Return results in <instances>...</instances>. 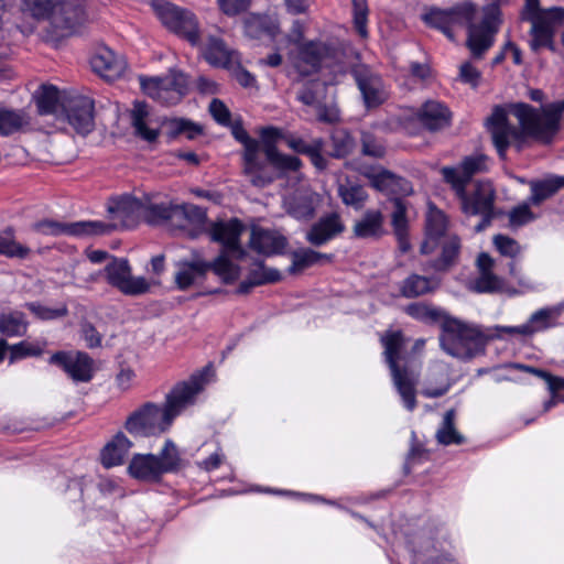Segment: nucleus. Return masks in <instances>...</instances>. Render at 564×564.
<instances>
[{
    "label": "nucleus",
    "instance_id": "dca6fc26",
    "mask_svg": "<svg viewBox=\"0 0 564 564\" xmlns=\"http://www.w3.org/2000/svg\"><path fill=\"white\" fill-rule=\"evenodd\" d=\"M460 200L462 210L469 216H481V223L477 226L481 230L488 226L494 218V206L496 192L490 182H477L474 191L468 194L464 188V195L455 194Z\"/></svg>",
    "mask_w": 564,
    "mask_h": 564
},
{
    "label": "nucleus",
    "instance_id": "e2e57ef3",
    "mask_svg": "<svg viewBox=\"0 0 564 564\" xmlns=\"http://www.w3.org/2000/svg\"><path fill=\"white\" fill-rule=\"evenodd\" d=\"M208 110L218 124L223 127H229L231 124V112L223 100L214 98L209 104Z\"/></svg>",
    "mask_w": 564,
    "mask_h": 564
},
{
    "label": "nucleus",
    "instance_id": "8fccbe9b",
    "mask_svg": "<svg viewBox=\"0 0 564 564\" xmlns=\"http://www.w3.org/2000/svg\"><path fill=\"white\" fill-rule=\"evenodd\" d=\"M510 367L522 370L524 372L534 375L535 377L544 380L547 384V389L553 398L556 393L564 390V378L552 375L551 372L535 368L523 364H512Z\"/></svg>",
    "mask_w": 564,
    "mask_h": 564
},
{
    "label": "nucleus",
    "instance_id": "58836bf2",
    "mask_svg": "<svg viewBox=\"0 0 564 564\" xmlns=\"http://www.w3.org/2000/svg\"><path fill=\"white\" fill-rule=\"evenodd\" d=\"M29 323L22 312L14 311L0 313V334L6 337L24 336L28 332Z\"/></svg>",
    "mask_w": 564,
    "mask_h": 564
},
{
    "label": "nucleus",
    "instance_id": "4be33fe9",
    "mask_svg": "<svg viewBox=\"0 0 564 564\" xmlns=\"http://www.w3.org/2000/svg\"><path fill=\"white\" fill-rule=\"evenodd\" d=\"M358 171L368 178L369 184L373 188L380 192L393 195H409L412 192L409 181L387 170L369 166L365 169L359 167Z\"/></svg>",
    "mask_w": 564,
    "mask_h": 564
},
{
    "label": "nucleus",
    "instance_id": "f257e3e1",
    "mask_svg": "<svg viewBox=\"0 0 564 564\" xmlns=\"http://www.w3.org/2000/svg\"><path fill=\"white\" fill-rule=\"evenodd\" d=\"M510 112L518 119L520 130L509 124L507 112L502 107H495L487 119L488 130L500 158H505L511 142H516L520 150L524 137L551 139L560 129V121L564 113V99L546 105L542 112L529 104L518 102L510 106Z\"/></svg>",
    "mask_w": 564,
    "mask_h": 564
},
{
    "label": "nucleus",
    "instance_id": "c9c22d12",
    "mask_svg": "<svg viewBox=\"0 0 564 564\" xmlns=\"http://www.w3.org/2000/svg\"><path fill=\"white\" fill-rule=\"evenodd\" d=\"M441 257L431 262V268L435 271H447L457 261L460 250V240L457 236H448L441 240Z\"/></svg>",
    "mask_w": 564,
    "mask_h": 564
},
{
    "label": "nucleus",
    "instance_id": "c85d7f7f",
    "mask_svg": "<svg viewBox=\"0 0 564 564\" xmlns=\"http://www.w3.org/2000/svg\"><path fill=\"white\" fill-rule=\"evenodd\" d=\"M419 120L430 131H437L449 124V111L438 101H426L419 111Z\"/></svg>",
    "mask_w": 564,
    "mask_h": 564
},
{
    "label": "nucleus",
    "instance_id": "bb28decb",
    "mask_svg": "<svg viewBox=\"0 0 564 564\" xmlns=\"http://www.w3.org/2000/svg\"><path fill=\"white\" fill-rule=\"evenodd\" d=\"M344 230L345 225L340 216L333 212L322 216L312 225L306 234V240L315 247H321L337 237Z\"/></svg>",
    "mask_w": 564,
    "mask_h": 564
},
{
    "label": "nucleus",
    "instance_id": "49530a36",
    "mask_svg": "<svg viewBox=\"0 0 564 564\" xmlns=\"http://www.w3.org/2000/svg\"><path fill=\"white\" fill-rule=\"evenodd\" d=\"M31 249L14 240V229L7 227L0 236V256L10 259H26Z\"/></svg>",
    "mask_w": 564,
    "mask_h": 564
},
{
    "label": "nucleus",
    "instance_id": "603ef678",
    "mask_svg": "<svg viewBox=\"0 0 564 564\" xmlns=\"http://www.w3.org/2000/svg\"><path fill=\"white\" fill-rule=\"evenodd\" d=\"M253 265L256 268L250 269L248 275L256 286L273 284L281 281V272L278 269L268 268L263 260H256Z\"/></svg>",
    "mask_w": 564,
    "mask_h": 564
},
{
    "label": "nucleus",
    "instance_id": "09e8293b",
    "mask_svg": "<svg viewBox=\"0 0 564 564\" xmlns=\"http://www.w3.org/2000/svg\"><path fill=\"white\" fill-rule=\"evenodd\" d=\"M9 357L8 361L9 365L15 364L19 360L31 358V357H40L44 352V346L43 344H40L37 341H28V340H21L17 344L10 345L9 344Z\"/></svg>",
    "mask_w": 564,
    "mask_h": 564
},
{
    "label": "nucleus",
    "instance_id": "ddd939ff",
    "mask_svg": "<svg viewBox=\"0 0 564 564\" xmlns=\"http://www.w3.org/2000/svg\"><path fill=\"white\" fill-rule=\"evenodd\" d=\"M33 229L40 234L55 237L65 235L76 238H87L109 235L117 229V225L101 220L62 223L52 219H43L33 224Z\"/></svg>",
    "mask_w": 564,
    "mask_h": 564
},
{
    "label": "nucleus",
    "instance_id": "f3484780",
    "mask_svg": "<svg viewBox=\"0 0 564 564\" xmlns=\"http://www.w3.org/2000/svg\"><path fill=\"white\" fill-rule=\"evenodd\" d=\"M489 158L482 153L465 156L457 166H443L441 174L455 194L464 195L471 178L489 170Z\"/></svg>",
    "mask_w": 564,
    "mask_h": 564
},
{
    "label": "nucleus",
    "instance_id": "ea45409f",
    "mask_svg": "<svg viewBox=\"0 0 564 564\" xmlns=\"http://www.w3.org/2000/svg\"><path fill=\"white\" fill-rule=\"evenodd\" d=\"M291 256L292 263L288 269L290 274L302 272L322 260H330L332 258L330 254L322 253L311 248L294 250Z\"/></svg>",
    "mask_w": 564,
    "mask_h": 564
},
{
    "label": "nucleus",
    "instance_id": "2eb2a0df",
    "mask_svg": "<svg viewBox=\"0 0 564 564\" xmlns=\"http://www.w3.org/2000/svg\"><path fill=\"white\" fill-rule=\"evenodd\" d=\"M207 369L206 367L202 371L193 373L187 380L173 386L163 404L166 411V421L172 420L174 422L185 408L195 402L196 395L204 389Z\"/></svg>",
    "mask_w": 564,
    "mask_h": 564
},
{
    "label": "nucleus",
    "instance_id": "a18cd8bd",
    "mask_svg": "<svg viewBox=\"0 0 564 564\" xmlns=\"http://www.w3.org/2000/svg\"><path fill=\"white\" fill-rule=\"evenodd\" d=\"M131 271V265L127 258L111 257V260L104 268L108 284L117 290L126 282Z\"/></svg>",
    "mask_w": 564,
    "mask_h": 564
},
{
    "label": "nucleus",
    "instance_id": "5701e85b",
    "mask_svg": "<svg viewBox=\"0 0 564 564\" xmlns=\"http://www.w3.org/2000/svg\"><path fill=\"white\" fill-rule=\"evenodd\" d=\"M289 245L288 238L278 230L253 227L249 247L264 257L283 254Z\"/></svg>",
    "mask_w": 564,
    "mask_h": 564
},
{
    "label": "nucleus",
    "instance_id": "69168bd1",
    "mask_svg": "<svg viewBox=\"0 0 564 564\" xmlns=\"http://www.w3.org/2000/svg\"><path fill=\"white\" fill-rule=\"evenodd\" d=\"M530 203H524L513 207L509 213V221L511 226H523L534 219V215L530 209Z\"/></svg>",
    "mask_w": 564,
    "mask_h": 564
},
{
    "label": "nucleus",
    "instance_id": "0e129e2a",
    "mask_svg": "<svg viewBox=\"0 0 564 564\" xmlns=\"http://www.w3.org/2000/svg\"><path fill=\"white\" fill-rule=\"evenodd\" d=\"M93 69L102 77L111 78L119 72L115 70V65L110 56L95 55L91 61Z\"/></svg>",
    "mask_w": 564,
    "mask_h": 564
},
{
    "label": "nucleus",
    "instance_id": "20e7f679",
    "mask_svg": "<svg viewBox=\"0 0 564 564\" xmlns=\"http://www.w3.org/2000/svg\"><path fill=\"white\" fill-rule=\"evenodd\" d=\"M485 337L479 327L455 317L441 324L440 344L449 356L468 361L485 350Z\"/></svg>",
    "mask_w": 564,
    "mask_h": 564
},
{
    "label": "nucleus",
    "instance_id": "774afa93",
    "mask_svg": "<svg viewBox=\"0 0 564 564\" xmlns=\"http://www.w3.org/2000/svg\"><path fill=\"white\" fill-rule=\"evenodd\" d=\"M231 74L236 82L243 88H251L257 85L256 76L245 68L240 63L231 64Z\"/></svg>",
    "mask_w": 564,
    "mask_h": 564
},
{
    "label": "nucleus",
    "instance_id": "6ab92c4d",
    "mask_svg": "<svg viewBox=\"0 0 564 564\" xmlns=\"http://www.w3.org/2000/svg\"><path fill=\"white\" fill-rule=\"evenodd\" d=\"M62 110L68 123L80 134H88L94 129V99L77 95H63Z\"/></svg>",
    "mask_w": 564,
    "mask_h": 564
},
{
    "label": "nucleus",
    "instance_id": "4c0bfd02",
    "mask_svg": "<svg viewBox=\"0 0 564 564\" xmlns=\"http://www.w3.org/2000/svg\"><path fill=\"white\" fill-rule=\"evenodd\" d=\"M34 97L41 116L54 115L62 107L63 96L54 85H41Z\"/></svg>",
    "mask_w": 564,
    "mask_h": 564
},
{
    "label": "nucleus",
    "instance_id": "a19ab883",
    "mask_svg": "<svg viewBox=\"0 0 564 564\" xmlns=\"http://www.w3.org/2000/svg\"><path fill=\"white\" fill-rule=\"evenodd\" d=\"M405 313L412 318L426 323L434 324L451 317L443 310L426 303H411L404 308Z\"/></svg>",
    "mask_w": 564,
    "mask_h": 564
},
{
    "label": "nucleus",
    "instance_id": "052dcab7",
    "mask_svg": "<svg viewBox=\"0 0 564 564\" xmlns=\"http://www.w3.org/2000/svg\"><path fill=\"white\" fill-rule=\"evenodd\" d=\"M119 291L124 295L138 296L148 293L150 291V284L145 278L132 276L130 273Z\"/></svg>",
    "mask_w": 564,
    "mask_h": 564
},
{
    "label": "nucleus",
    "instance_id": "bf43d9fd",
    "mask_svg": "<svg viewBox=\"0 0 564 564\" xmlns=\"http://www.w3.org/2000/svg\"><path fill=\"white\" fill-rule=\"evenodd\" d=\"M393 212L391 215V225L395 236L408 231L406 205L401 198L392 200Z\"/></svg>",
    "mask_w": 564,
    "mask_h": 564
},
{
    "label": "nucleus",
    "instance_id": "c03bdc74",
    "mask_svg": "<svg viewBox=\"0 0 564 564\" xmlns=\"http://www.w3.org/2000/svg\"><path fill=\"white\" fill-rule=\"evenodd\" d=\"M436 285L437 283L432 278L411 274L402 282L400 292L404 297L413 299L432 292Z\"/></svg>",
    "mask_w": 564,
    "mask_h": 564
},
{
    "label": "nucleus",
    "instance_id": "b1692460",
    "mask_svg": "<svg viewBox=\"0 0 564 564\" xmlns=\"http://www.w3.org/2000/svg\"><path fill=\"white\" fill-rule=\"evenodd\" d=\"M448 227L447 216L432 203L429 204V210L425 218V239L421 245V252L430 254L446 238Z\"/></svg>",
    "mask_w": 564,
    "mask_h": 564
},
{
    "label": "nucleus",
    "instance_id": "864d4df0",
    "mask_svg": "<svg viewBox=\"0 0 564 564\" xmlns=\"http://www.w3.org/2000/svg\"><path fill=\"white\" fill-rule=\"evenodd\" d=\"M139 202L132 196H122L112 199V203L108 206L107 212L122 219V227L128 228V224L124 218H129L133 210L138 207Z\"/></svg>",
    "mask_w": 564,
    "mask_h": 564
},
{
    "label": "nucleus",
    "instance_id": "6e6d98bb",
    "mask_svg": "<svg viewBox=\"0 0 564 564\" xmlns=\"http://www.w3.org/2000/svg\"><path fill=\"white\" fill-rule=\"evenodd\" d=\"M470 290L476 293H495L502 290V280L494 272L481 273L471 282Z\"/></svg>",
    "mask_w": 564,
    "mask_h": 564
},
{
    "label": "nucleus",
    "instance_id": "393cba45",
    "mask_svg": "<svg viewBox=\"0 0 564 564\" xmlns=\"http://www.w3.org/2000/svg\"><path fill=\"white\" fill-rule=\"evenodd\" d=\"M177 271L174 281L177 290H188L197 279L206 278L207 261L197 250H193L189 259H180L175 263Z\"/></svg>",
    "mask_w": 564,
    "mask_h": 564
},
{
    "label": "nucleus",
    "instance_id": "9b49d317",
    "mask_svg": "<svg viewBox=\"0 0 564 564\" xmlns=\"http://www.w3.org/2000/svg\"><path fill=\"white\" fill-rule=\"evenodd\" d=\"M477 8L470 2L459 3L449 9L432 8L423 20L431 28L440 30L448 40L455 41V31L474 22Z\"/></svg>",
    "mask_w": 564,
    "mask_h": 564
},
{
    "label": "nucleus",
    "instance_id": "473e14b6",
    "mask_svg": "<svg viewBox=\"0 0 564 564\" xmlns=\"http://www.w3.org/2000/svg\"><path fill=\"white\" fill-rule=\"evenodd\" d=\"M29 124L30 117L24 110L0 106V137L19 133Z\"/></svg>",
    "mask_w": 564,
    "mask_h": 564
},
{
    "label": "nucleus",
    "instance_id": "5fc2aeb1",
    "mask_svg": "<svg viewBox=\"0 0 564 564\" xmlns=\"http://www.w3.org/2000/svg\"><path fill=\"white\" fill-rule=\"evenodd\" d=\"M286 133H283V131L274 126H268L261 129L260 137L261 141V152L264 154V158L269 156L270 154L278 151V142L280 140L284 141V137Z\"/></svg>",
    "mask_w": 564,
    "mask_h": 564
},
{
    "label": "nucleus",
    "instance_id": "680f3d73",
    "mask_svg": "<svg viewBox=\"0 0 564 564\" xmlns=\"http://www.w3.org/2000/svg\"><path fill=\"white\" fill-rule=\"evenodd\" d=\"M494 245L499 253L503 257L516 258L521 253L519 242L505 235H496L494 237Z\"/></svg>",
    "mask_w": 564,
    "mask_h": 564
},
{
    "label": "nucleus",
    "instance_id": "423d86ee",
    "mask_svg": "<svg viewBox=\"0 0 564 564\" xmlns=\"http://www.w3.org/2000/svg\"><path fill=\"white\" fill-rule=\"evenodd\" d=\"M234 139L243 145L241 153L242 173L256 187H267L275 181V176L269 171L265 161L261 158L259 140L250 137L241 121L231 122L229 126Z\"/></svg>",
    "mask_w": 564,
    "mask_h": 564
},
{
    "label": "nucleus",
    "instance_id": "39448f33",
    "mask_svg": "<svg viewBox=\"0 0 564 564\" xmlns=\"http://www.w3.org/2000/svg\"><path fill=\"white\" fill-rule=\"evenodd\" d=\"M139 79L143 94L163 106L180 104L189 91L188 76L177 67H170L161 76H140Z\"/></svg>",
    "mask_w": 564,
    "mask_h": 564
},
{
    "label": "nucleus",
    "instance_id": "a211bd4d",
    "mask_svg": "<svg viewBox=\"0 0 564 564\" xmlns=\"http://www.w3.org/2000/svg\"><path fill=\"white\" fill-rule=\"evenodd\" d=\"M355 80L367 111L378 109L390 97V91L382 77L366 66L355 65Z\"/></svg>",
    "mask_w": 564,
    "mask_h": 564
},
{
    "label": "nucleus",
    "instance_id": "37998d69",
    "mask_svg": "<svg viewBox=\"0 0 564 564\" xmlns=\"http://www.w3.org/2000/svg\"><path fill=\"white\" fill-rule=\"evenodd\" d=\"M564 312V304H557L554 306H547L535 311L531 316L530 321L533 324L536 333L553 328L560 325L558 318Z\"/></svg>",
    "mask_w": 564,
    "mask_h": 564
},
{
    "label": "nucleus",
    "instance_id": "f03ea898",
    "mask_svg": "<svg viewBox=\"0 0 564 564\" xmlns=\"http://www.w3.org/2000/svg\"><path fill=\"white\" fill-rule=\"evenodd\" d=\"M381 344L384 348L383 357L389 367L392 382L401 397L403 406L412 412L417 405L415 389L417 375L409 369L406 365H401L405 344L404 336L400 330H389L381 336Z\"/></svg>",
    "mask_w": 564,
    "mask_h": 564
},
{
    "label": "nucleus",
    "instance_id": "13d9d810",
    "mask_svg": "<svg viewBox=\"0 0 564 564\" xmlns=\"http://www.w3.org/2000/svg\"><path fill=\"white\" fill-rule=\"evenodd\" d=\"M368 15L366 0H355V34L364 41L369 37Z\"/></svg>",
    "mask_w": 564,
    "mask_h": 564
},
{
    "label": "nucleus",
    "instance_id": "c756f323",
    "mask_svg": "<svg viewBox=\"0 0 564 564\" xmlns=\"http://www.w3.org/2000/svg\"><path fill=\"white\" fill-rule=\"evenodd\" d=\"M202 53L209 65L226 69L231 68L234 52L226 46L223 39L209 36L202 48Z\"/></svg>",
    "mask_w": 564,
    "mask_h": 564
},
{
    "label": "nucleus",
    "instance_id": "1a4fd4ad",
    "mask_svg": "<svg viewBox=\"0 0 564 564\" xmlns=\"http://www.w3.org/2000/svg\"><path fill=\"white\" fill-rule=\"evenodd\" d=\"M86 20L83 0H59L44 31V40L57 46L63 40L78 34Z\"/></svg>",
    "mask_w": 564,
    "mask_h": 564
},
{
    "label": "nucleus",
    "instance_id": "f704fd0d",
    "mask_svg": "<svg viewBox=\"0 0 564 564\" xmlns=\"http://www.w3.org/2000/svg\"><path fill=\"white\" fill-rule=\"evenodd\" d=\"M231 252L220 251L213 260L207 261L206 274L213 271L225 284H231L239 278L240 268L230 260Z\"/></svg>",
    "mask_w": 564,
    "mask_h": 564
},
{
    "label": "nucleus",
    "instance_id": "72a5a7b5",
    "mask_svg": "<svg viewBox=\"0 0 564 564\" xmlns=\"http://www.w3.org/2000/svg\"><path fill=\"white\" fill-rule=\"evenodd\" d=\"M564 187V178L562 176H550L544 180L532 181L530 183L531 195L529 203L534 206L541 205L544 200L555 195Z\"/></svg>",
    "mask_w": 564,
    "mask_h": 564
},
{
    "label": "nucleus",
    "instance_id": "338daca9",
    "mask_svg": "<svg viewBox=\"0 0 564 564\" xmlns=\"http://www.w3.org/2000/svg\"><path fill=\"white\" fill-rule=\"evenodd\" d=\"M325 141L323 138H315L312 140V150L306 156H308L311 163L318 170L323 171L327 167V161L323 156Z\"/></svg>",
    "mask_w": 564,
    "mask_h": 564
},
{
    "label": "nucleus",
    "instance_id": "e433bc0d",
    "mask_svg": "<svg viewBox=\"0 0 564 564\" xmlns=\"http://www.w3.org/2000/svg\"><path fill=\"white\" fill-rule=\"evenodd\" d=\"M263 161L275 180L285 176L289 172H297L303 164L297 156L284 154L279 150L264 158Z\"/></svg>",
    "mask_w": 564,
    "mask_h": 564
},
{
    "label": "nucleus",
    "instance_id": "2f4dec72",
    "mask_svg": "<svg viewBox=\"0 0 564 564\" xmlns=\"http://www.w3.org/2000/svg\"><path fill=\"white\" fill-rule=\"evenodd\" d=\"M163 475L177 474L187 465L173 440L166 438L160 452L154 454Z\"/></svg>",
    "mask_w": 564,
    "mask_h": 564
},
{
    "label": "nucleus",
    "instance_id": "3c124183",
    "mask_svg": "<svg viewBox=\"0 0 564 564\" xmlns=\"http://www.w3.org/2000/svg\"><path fill=\"white\" fill-rule=\"evenodd\" d=\"M59 0H24L23 10L37 21L51 23L53 12Z\"/></svg>",
    "mask_w": 564,
    "mask_h": 564
},
{
    "label": "nucleus",
    "instance_id": "4468645a",
    "mask_svg": "<svg viewBox=\"0 0 564 564\" xmlns=\"http://www.w3.org/2000/svg\"><path fill=\"white\" fill-rule=\"evenodd\" d=\"M205 213L197 206L178 205L172 203L150 204L145 209V220L152 226L166 225L184 229L193 219L202 220Z\"/></svg>",
    "mask_w": 564,
    "mask_h": 564
},
{
    "label": "nucleus",
    "instance_id": "a878e982",
    "mask_svg": "<svg viewBox=\"0 0 564 564\" xmlns=\"http://www.w3.org/2000/svg\"><path fill=\"white\" fill-rule=\"evenodd\" d=\"M128 474L135 480L149 484H159L164 476L153 453L134 454L128 465Z\"/></svg>",
    "mask_w": 564,
    "mask_h": 564
},
{
    "label": "nucleus",
    "instance_id": "412c9836",
    "mask_svg": "<svg viewBox=\"0 0 564 564\" xmlns=\"http://www.w3.org/2000/svg\"><path fill=\"white\" fill-rule=\"evenodd\" d=\"M48 364L59 367L75 382H89L94 378V359L85 351L58 350L50 357Z\"/></svg>",
    "mask_w": 564,
    "mask_h": 564
},
{
    "label": "nucleus",
    "instance_id": "79ce46f5",
    "mask_svg": "<svg viewBox=\"0 0 564 564\" xmlns=\"http://www.w3.org/2000/svg\"><path fill=\"white\" fill-rule=\"evenodd\" d=\"M456 412L454 409H449L443 416L442 424L436 432V440L440 444L448 445H460L465 442V437L455 427Z\"/></svg>",
    "mask_w": 564,
    "mask_h": 564
},
{
    "label": "nucleus",
    "instance_id": "de8ad7c7",
    "mask_svg": "<svg viewBox=\"0 0 564 564\" xmlns=\"http://www.w3.org/2000/svg\"><path fill=\"white\" fill-rule=\"evenodd\" d=\"M327 85L319 79H311L303 84L296 93V99L306 106L316 107L325 96Z\"/></svg>",
    "mask_w": 564,
    "mask_h": 564
},
{
    "label": "nucleus",
    "instance_id": "4d7b16f0",
    "mask_svg": "<svg viewBox=\"0 0 564 564\" xmlns=\"http://www.w3.org/2000/svg\"><path fill=\"white\" fill-rule=\"evenodd\" d=\"M25 307L42 321H53L61 317H65L68 314L66 305L52 308L41 304L40 302H28L25 303Z\"/></svg>",
    "mask_w": 564,
    "mask_h": 564
},
{
    "label": "nucleus",
    "instance_id": "7ed1b4c3",
    "mask_svg": "<svg viewBox=\"0 0 564 564\" xmlns=\"http://www.w3.org/2000/svg\"><path fill=\"white\" fill-rule=\"evenodd\" d=\"M520 15L521 20L531 23L529 32L531 50L535 53L541 48L556 52L554 39L556 30L564 25V8L542 9L540 0H524Z\"/></svg>",
    "mask_w": 564,
    "mask_h": 564
},
{
    "label": "nucleus",
    "instance_id": "cd10ccee",
    "mask_svg": "<svg viewBox=\"0 0 564 564\" xmlns=\"http://www.w3.org/2000/svg\"><path fill=\"white\" fill-rule=\"evenodd\" d=\"M133 443L123 432H118L110 442H108L100 452L101 464L106 468L120 466L124 462Z\"/></svg>",
    "mask_w": 564,
    "mask_h": 564
},
{
    "label": "nucleus",
    "instance_id": "aec40b11",
    "mask_svg": "<svg viewBox=\"0 0 564 564\" xmlns=\"http://www.w3.org/2000/svg\"><path fill=\"white\" fill-rule=\"evenodd\" d=\"M243 230L245 225L242 221L232 217L229 220L213 223L208 229V235L212 241L221 245V251L231 252L235 259L243 260L247 256L240 242Z\"/></svg>",
    "mask_w": 564,
    "mask_h": 564
},
{
    "label": "nucleus",
    "instance_id": "0eeeda50",
    "mask_svg": "<svg viewBox=\"0 0 564 564\" xmlns=\"http://www.w3.org/2000/svg\"><path fill=\"white\" fill-rule=\"evenodd\" d=\"M344 56V44L337 39L306 41L297 47L296 68L302 76H310L318 73L323 66L340 63Z\"/></svg>",
    "mask_w": 564,
    "mask_h": 564
},
{
    "label": "nucleus",
    "instance_id": "6e6552de",
    "mask_svg": "<svg viewBox=\"0 0 564 564\" xmlns=\"http://www.w3.org/2000/svg\"><path fill=\"white\" fill-rule=\"evenodd\" d=\"M151 7L166 30L192 46L199 44V23L193 11L165 0H153Z\"/></svg>",
    "mask_w": 564,
    "mask_h": 564
},
{
    "label": "nucleus",
    "instance_id": "7c9ffc66",
    "mask_svg": "<svg viewBox=\"0 0 564 564\" xmlns=\"http://www.w3.org/2000/svg\"><path fill=\"white\" fill-rule=\"evenodd\" d=\"M383 215L380 210H367L362 217L355 223V237L377 240L384 235Z\"/></svg>",
    "mask_w": 564,
    "mask_h": 564
},
{
    "label": "nucleus",
    "instance_id": "f8f14e48",
    "mask_svg": "<svg viewBox=\"0 0 564 564\" xmlns=\"http://www.w3.org/2000/svg\"><path fill=\"white\" fill-rule=\"evenodd\" d=\"M501 24V10L498 4L491 3L484 8L481 21L471 23L467 30L466 45L476 58L482 55L492 46L495 34Z\"/></svg>",
    "mask_w": 564,
    "mask_h": 564
},
{
    "label": "nucleus",
    "instance_id": "9d476101",
    "mask_svg": "<svg viewBox=\"0 0 564 564\" xmlns=\"http://www.w3.org/2000/svg\"><path fill=\"white\" fill-rule=\"evenodd\" d=\"M172 424V420L166 421L163 405L149 401L132 411L123 426L133 437L147 438L165 433Z\"/></svg>",
    "mask_w": 564,
    "mask_h": 564
}]
</instances>
